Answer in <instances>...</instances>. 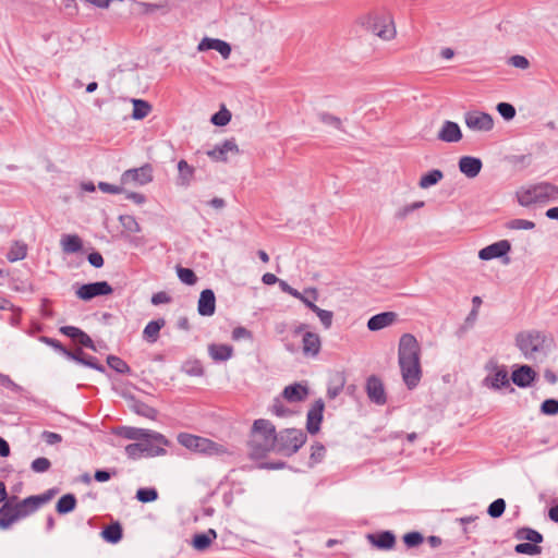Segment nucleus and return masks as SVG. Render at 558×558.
I'll return each mask as SVG.
<instances>
[{
  "mask_svg": "<svg viewBox=\"0 0 558 558\" xmlns=\"http://www.w3.org/2000/svg\"><path fill=\"white\" fill-rule=\"evenodd\" d=\"M444 178L442 171L434 169L421 177L418 186L421 189H428L436 185Z\"/></svg>",
  "mask_w": 558,
  "mask_h": 558,
  "instance_id": "ea45409f",
  "label": "nucleus"
},
{
  "mask_svg": "<svg viewBox=\"0 0 558 558\" xmlns=\"http://www.w3.org/2000/svg\"><path fill=\"white\" fill-rule=\"evenodd\" d=\"M514 551L520 555H539L542 547L538 544L532 542L519 543L514 546Z\"/></svg>",
  "mask_w": 558,
  "mask_h": 558,
  "instance_id": "a19ab883",
  "label": "nucleus"
},
{
  "mask_svg": "<svg viewBox=\"0 0 558 558\" xmlns=\"http://www.w3.org/2000/svg\"><path fill=\"white\" fill-rule=\"evenodd\" d=\"M365 390L368 399L378 405H384L387 401L386 391L381 379L372 375L366 380Z\"/></svg>",
  "mask_w": 558,
  "mask_h": 558,
  "instance_id": "f8f14e48",
  "label": "nucleus"
},
{
  "mask_svg": "<svg viewBox=\"0 0 558 558\" xmlns=\"http://www.w3.org/2000/svg\"><path fill=\"white\" fill-rule=\"evenodd\" d=\"M511 250V244L508 240H500L490 245L485 246L478 252V257L482 260H490L494 258L505 257Z\"/></svg>",
  "mask_w": 558,
  "mask_h": 558,
  "instance_id": "ddd939ff",
  "label": "nucleus"
},
{
  "mask_svg": "<svg viewBox=\"0 0 558 558\" xmlns=\"http://www.w3.org/2000/svg\"><path fill=\"white\" fill-rule=\"evenodd\" d=\"M421 347L416 338L411 333H404L399 340L398 362L404 384L409 389H414L422 377Z\"/></svg>",
  "mask_w": 558,
  "mask_h": 558,
  "instance_id": "f257e3e1",
  "label": "nucleus"
},
{
  "mask_svg": "<svg viewBox=\"0 0 558 558\" xmlns=\"http://www.w3.org/2000/svg\"><path fill=\"white\" fill-rule=\"evenodd\" d=\"M318 299V292L315 288L305 289L304 292L301 293V299H299L307 308L311 311H315L316 306L314 301Z\"/></svg>",
  "mask_w": 558,
  "mask_h": 558,
  "instance_id": "37998d69",
  "label": "nucleus"
},
{
  "mask_svg": "<svg viewBox=\"0 0 558 558\" xmlns=\"http://www.w3.org/2000/svg\"><path fill=\"white\" fill-rule=\"evenodd\" d=\"M325 403L322 399L316 400L307 412L306 429L310 434H316L323 421Z\"/></svg>",
  "mask_w": 558,
  "mask_h": 558,
  "instance_id": "dca6fc26",
  "label": "nucleus"
},
{
  "mask_svg": "<svg viewBox=\"0 0 558 558\" xmlns=\"http://www.w3.org/2000/svg\"><path fill=\"white\" fill-rule=\"evenodd\" d=\"M509 64L514 68L525 70L529 68L530 62L524 56L515 54L509 59Z\"/></svg>",
  "mask_w": 558,
  "mask_h": 558,
  "instance_id": "69168bd1",
  "label": "nucleus"
},
{
  "mask_svg": "<svg viewBox=\"0 0 558 558\" xmlns=\"http://www.w3.org/2000/svg\"><path fill=\"white\" fill-rule=\"evenodd\" d=\"M165 325L166 320L163 318L149 322L143 330L144 339L151 343L156 342L159 338V332Z\"/></svg>",
  "mask_w": 558,
  "mask_h": 558,
  "instance_id": "c85d7f7f",
  "label": "nucleus"
},
{
  "mask_svg": "<svg viewBox=\"0 0 558 558\" xmlns=\"http://www.w3.org/2000/svg\"><path fill=\"white\" fill-rule=\"evenodd\" d=\"M150 429L124 426L119 429L118 435L126 439L136 440L137 442L148 435Z\"/></svg>",
  "mask_w": 558,
  "mask_h": 558,
  "instance_id": "4c0bfd02",
  "label": "nucleus"
},
{
  "mask_svg": "<svg viewBox=\"0 0 558 558\" xmlns=\"http://www.w3.org/2000/svg\"><path fill=\"white\" fill-rule=\"evenodd\" d=\"M465 125L476 132H489L494 128L493 117L482 111H468L464 113Z\"/></svg>",
  "mask_w": 558,
  "mask_h": 558,
  "instance_id": "9d476101",
  "label": "nucleus"
},
{
  "mask_svg": "<svg viewBox=\"0 0 558 558\" xmlns=\"http://www.w3.org/2000/svg\"><path fill=\"white\" fill-rule=\"evenodd\" d=\"M311 450H312L311 457H310L311 464H316V463L322 462V460L324 459L325 453H326V448L324 447V445L316 442L312 446Z\"/></svg>",
  "mask_w": 558,
  "mask_h": 558,
  "instance_id": "13d9d810",
  "label": "nucleus"
},
{
  "mask_svg": "<svg viewBox=\"0 0 558 558\" xmlns=\"http://www.w3.org/2000/svg\"><path fill=\"white\" fill-rule=\"evenodd\" d=\"M22 515L12 500H7L0 507V529L8 530L11 525L21 519Z\"/></svg>",
  "mask_w": 558,
  "mask_h": 558,
  "instance_id": "6ab92c4d",
  "label": "nucleus"
},
{
  "mask_svg": "<svg viewBox=\"0 0 558 558\" xmlns=\"http://www.w3.org/2000/svg\"><path fill=\"white\" fill-rule=\"evenodd\" d=\"M50 461L44 457L35 459L31 464L32 470L36 473L47 472L50 469Z\"/></svg>",
  "mask_w": 558,
  "mask_h": 558,
  "instance_id": "680f3d73",
  "label": "nucleus"
},
{
  "mask_svg": "<svg viewBox=\"0 0 558 558\" xmlns=\"http://www.w3.org/2000/svg\"><path fill=\"white\" fill-rule=\"evenodd\" d=\"M178 172L177 185L182 187L190 186L194 178V167L190 166L185 160L182 159L178 162Z\"/></svg>",
  "mask_w": 558,
  "mask_h": 558,
  "instance_id": "a878e982",
  "label": "nucleus"
},
{
  "mask_svg": "<svg viewBox=\"0 0 558 558\" xmlns=\"http://www.w3.org/2000/svg\"><path fill=\"white\" fill-rule=\"evenodd\" d=\"M107 364L119 374H129L131 372L130 366L117 355H108Z\"/></svg>",
  "mask_w": 558,
  "mask_h": 558,
  "instance_id": "79ce46f5",
  "label": "nucleus"
},
{
  "mask_svg": "<svg viewBox=\"0 0 558 558\" xmlns=\"http://www.w3.org/2000/svg\"><path fill=\"white\" fill-rule=\"evenodd\" d=\"M76 497L73 494H65L58 500L56 511L59 514H66L73 511L76 507Z\"/></svg>",
  "mask_w": 558,
  "mask_h": 558,
  "instance_id": "f704fd0d",
  "label": "nucleus"
},
{
  "mask_svg": "<svg viewBox=\"0 0 558 558\" xmlns=\"http://www.w3.org/2000/svg\"><path fill=\"white\" fill-rule=\"evenodd\" d=\"M153 167L145 163L140 168L128 169L121 174V185L142 186L153 181Z\"/></svg>",
  "mask_w": 558,
  "mask_h": 558,
  "instance_id": "6e6552de",
  "label": "nucleus"
},
{
  "mask_svg": "<svg viewBox=\"0 0 558 558\" xmlns=\"http://www.w3.org/2000/svg\"><path fill=\"white\" fill-rule=\"evenodd\" d=\"M40 341L45 344L53 348L56 351L60 352L62 355L64 354L66 348L57 339L49 338L46 336L40 337Z\"/></svg>",
  "mask_w": 558,
  "mask_h": 558,
  "instance_id": "0e129e2a",
  "label": "nucleus"
},
{
  "mask_svg": "<svg viewBox=\"0 0 558 558\" xmlns=\"http://www.w3.org/2000/svg\"><path fill=\"white\" fill-rule=\"evenodd\" d=\"M178 441L183 447H185L190 450H193L195 452H199V453H206V454L213 456V454H222L226 452V449L223 448V446L218 445L217 442H215L210 439L195 436V435L187 434V433L179 434Z\"/></svg>",
  "mask_w": 558,
  "mask_h": 558,
  "instance_id": "423d86ee",
  "label": "nucleus"
},
{
  "mask_svg": "<svg viewBox=\"0 0 558 558\" xmlns=\"http://www.w3.org/2000/svg\"><path fill=\"white\" fill-rule=\"evenodd\" d=\"M437 138L445 143H458L462 140V132L457 122L446 120L438 131Z\"/></svg>",
  "mask_w": 558,
  "mask_h": 558,
  "instance_id": "a211bd4d",
  "label": "nucleus"
},
{
  "mask_svg": "<svg viewBox=\"0 0 558 558\" xmlns=\"http://www.w3.org/2000/svg\"><path fill=\"white\" fill-rule=\"evenodd\" d=\"M498 113L507 121L515 117V108L509 102H499L496 107Z\"/></svg>",
  "mask_w": 558,
  "mask_h": 558,
  "instance_id": "864d4df0",
  "label": "nucleus"
},
{
  "mask_svg": "<svg viewBox=\"0 0 558 558\" xmlns=\"http://www.w3.org/2000/svg\"><path fill=\"white\" fill-rule=\"evenodd\" d=\"M150 302L156 306L160 304H167L171 302V296L167 292L160 291L153 294Z\"/></svg>",
  "mask_w": 558,
  "mask_h": 558,
  "instance_id": "774afa93",
  "label": "nucleus"
},
{
  "mask_svg": "<svg viewBox=\"0 0 558 558\" xmlns=\"http://www.w3.org/2000/svg\"><path fill=\"white\" fill-rule=\"evenodd\" d=\"M98 187L104 193L120 194L124 192V189L119 185L110 184L107 182H99Z\"/></svg>",
  "mask_w": 558,
  "mask_h": 558,
  "instance_id": "338daca9",
  "label": "nucleus"
},
{
  "mask_svg": "<svg viewBox=\"0 0 558 558\" xmlns=\"http://www.w3.org/2000/svg\"><path fill=\"white\" fill-rule=\"evenodd\" d=\"M136 498L141 502H151L158 498V493L155 488H140L136 492Z\"/></svg>",
  "mask_w": 558,
  "mask_h": 558,
  "instance_id": "3c124183",
  "label": "nucleus"
},
{
  "mask_svg": "<svg viewBox=\"0 0 558 558\" xmlns=\"http://www.w3.org/2000/svg\"><path fill=\"white\" fill-rule=\"evenodd\" d=\"M276 434V427L270 421L255 420L248 440L250 454L258 459L265 457L269 451H275Z\"/></svg>",
  "mask_w": 558,
  "mask_h": 558,
  "instance_id": "f03ea898",
  "label": "nucleus"
},
{
  "mask_svg": "<svg viewBox=\"0 0 558 558\" xmlns=\"http://www.w3.org/2000/svg\"><path fill=\"white\" fill-rule=\"evenodd\" d=\"M319 318L322 325L326 328V329H329L332 325V318H333V313L331 311H327V310H323L318 306H316L315 311H313Z\"/></svg>",
  "mask_w": 558,
  "mask_h": 558,
  "instance_id": "5fc2aeb1",
  "label": "nucleus"
},
{
  "mask_svg": "<svg viewBox=\"0 0 558 558\" xmlns=\"http://www.w3.org/2000/svg\"><path fill=\"white\" fill-rule=\"evenodd\" d=\"M130 408L136 414L147 417V418H150V420H155L157 416L156 409H154L153 407L146 404L145 402L136 400L134 398L131 399Z\"/></svg>",
  "mask_w": 558,
  "mask_h": 558,
  "instance_id": "473e14b6",
  "label": "nucleus"
},
{
  "mask_svg": "<svg viewBox=\"0 0 558 558\" xmlns=\"http://www.w3.org/2000/svg\"><path fill=\"white\" fill-rule=\"evenodd\" d=\"M26 254L27 245L22 241H14L7 253V258L9 262L13 263L24 259Z\"/></svg>",
  "mask_w": 558,
  "mask_h": 558,
  "instance_id": "72a5a7b5",
  "label": "nucleus"
},
{
  "mask_svg": "<svg viewBox=\"0 0 558 558\" xmlns=\"http://www.w3.org/2000/svg\"><path fill=\"white\" fill-rule=\"evenodd\" d=\"M551 340L536 330L521 331L515 336V345L529 361L543 362L550 351Z\"/></svg>",
  "mask_w": 558,
  "mask_h": 558,
  "instance_id": "7ed1b4c3",
  "label": "nucleus"
},
{
  "mask_svg": "<svg viewBox=\"0 0 558 558\" xmlns=\"http://www.w3.org/2000/svg\"><path fill=\"white\" fill-rule=\"evenodd\" d=\"M506 227L510 230H532L535 228V223L526 219H512L506 223Z\"/></svg>",
  "mask_w": 558,
  "mask_h": 558,
  "instance_id": "de8ad7c7",
  "label": "nucleus"
},
{
  "mask_svg": "<svg viewBox=\"0 0 558 558\" xmlns=\"http://www.w3.org/2000/svg\"><path fill=\"white\" fill-rule=\"evenodd\" d=\"M101 536L106 542L116 544L123 536L122 527L118 522L112 523L102 530Z\"/></svg>",
  "mask_w": 558,
  "mask_h": 558,
  "instance_id": "c9c22d12",
  "label": "nucleus"
},
{
  "mask_svg": "<svg viewBox=\"0 0 558 558\" xmlns=\"http://www.w3.org/2000/svg\"><path fill=\"white\" fill-rule=\"evenodd\" d=\"M275 451L283 456H292L305 442L306 434L296 428H287L276 434Z\"/></svg>",
  "mask_w": 558,
  "mask_h": 558,
  "instance_id": "39448f33",
  "label": "nucleus"
},
{
  "mask_svg": "<svg viewBox=\"0 0 558 558\" xmlns=\"http://www.w3.org/2000/svg\"><path fill=\"white\" fill-rule=\"evenodd\" d=\"M322 348L320 337L316 332L306 331L302 338V352L306 357H316Z\"/></svg>",
  "mask_w": 558,
  "mask_h": 558,
  "instance_id": "aec40b11",
  "label": "nucleus"
},
{
  "mask_svg": "<svg viewBox=\"0 0 558 558\" xmlns=\"http://www.w3.org/2000/svg\"><path fill=\"white\" fill-rule=\"evenodd\" d=\"M182 371L190 376H202L204 369L198 361H187L182 365Z\"/></svg>",
  "mask_w": 558,
  "mask_h": 558,
  "instance_id": "8fccbe9b",
  "label": "nucleus"
},
{
  "mask_svg": "<svg viewBox=\"0 0 558 558\" xmlns=\"http://www.w3.org/2000/svg\"><path fill=\"white\" fill-rule=\"evenodd\" d=\"M482 160L477 157L463 156L459 159V170L468 178H475L482 170Z\"/></svg>",
  "mask_w": 558,
  "mask_h": 558,
  "instance_id": "b1692460",
  "label": "nucleus"
},
{
  "mask_svg": "<svg viewBox=\"0 0 558 558\" xmlns=\"http://www.w3.org/2000/svg\"><path fill=\"white\" fill-rule=\"evenodd\" d=\"M318 118L323 123L331 125L337 130H342V122L338 117H335L327 112H320L318 114Z\"/></svg>",
  "mask_w": 558,
  "mask_h": 558,
  "instance_id": "052dcab7",
  "label": "nucleus"
},
{
  "mask_svg": "<svg viewBox=\"0 0 558 558\" xmlns=\"http://www.w3.org/2000/svg\"><path fill=\"white\" fill-rule=\"evenodd\" d=\"M119 220L122 225V227L132 232V233H138L141 232V227L138 225V222L136 221V219L131 216V215H123V216H120L119 217Z\"/></svg>",
  "mask_w": 558,
  "mask_h": 558,
  "instance_id": "09e8293b",
  "label": "nucleus"
},
{
  "mask_svg": "<svg viewBox=\"0 0 558 558\" xmlns=\"http://www.w3.org/2000/svg\"><path fill=\"white\" fill-rule=\"evenodd\" d=\"M493 373L487 375L484 378V385L486 387L493 388V389H500L504 387H509V378H508V371L505 366H497L494 365Z\"/></svg>",
  "mask_w": 558,
  "mask_h": 558,
  "instance_id": "f3484780",
  "label": "nucleus"
},
{
  "mask_svg": "<svg viewBox=\"0 0 558 558\" xmlns=\"http://www.w3.org/2000/svg\"><path fill=\"white\" fill-rule=\"evenodd\" d=\"M308 391L305 386L301 384H293L287 386L282 391V397L289 402H299L306 398Z\"/></svg>",
  "mask_w": 558,
  "mask_h": 558,
  "instance_id": "bb28decb",
  "label": "nucleus"
},
{
  "mask_svg": "<svg viewBox=\"0 0 558 558\" xmlns=\"http://www.w3.org/2000/svg\"><path fill=\"white\" fill-rule=\"evenodd\" d=\"M216 311V296L211 289H205L201 292L197 312L201 316H213Z\"/></svg>",
  "mask_w": 558,
  "mask_h": 558,
  "instance_id": "412c9836",
  "label": "nucleus"
},
{
  "mask_svg": "<svg viewBox=\"0 0 558 558\" xmlns=\"http://www.w3.org/2000/svg\"><path fill=\"white\" fill-rule=\"evenodd\" d=\"M506 510V501L502 498L494 500L487 508V513L493 519L500 518Z\"/></svg>",
  "mask_w": 558,
  "mask_h": 558,
  "instance_id": "a18cd8bd",
  "label": "nucleus"
},
{
  "mask_svg": "<svg viewBox=\"0 0 558 558\" xmlns=\"http://www.w3.org/2000/svg\"><path fill=\"white\" fill-rule=\"evenodd\" d=\"M366 539L380 550H390L396 546V535L391 531L369 533L366 535Z\"/></svg>",
  "mask_w": 558,
  "mask_h": 558,
  "instance_id": "2eb2a0df",
  "label": "nucleus"
},
{
  "mask_svg": "<svg viewBox=\"0 0 558 558\" xmlns=\"http://www.w3.org/2000/svg\"><path fill=\"white\" fill-rule=\"evenodd\" d=\"M397 319V314L393 312H384L372 316L367 322V328L371 331H377L385 327L390 326Z\"/></svg>",
  "mask_w": 558,
  "mask_h": 558,
  "instance_id": "393cba45",
  "label": "nucleus"
},
{
  "mask_svg": "<svg viewBox=\"0 0 558 558\" xmlns=\"http://www.w3.org/2000/svg\"><path fill=\"white\" fill-rule=\"evenodd\" d=\"M515 195L521 206L530 207L534 204L558 201V186L549 182H539L521 187Z\"/></svg>",
  "mask_w": 558,
  "mask_h": 558,
  "instance_id": "20e7f679",
  "label": "nucleus"
},
{
  "mask_svg": "<svg viewBox=\"0 0 558 558\" xmlns=\"http://www.w3.org/2000/svg\"><path fill=\"white\" fill-rule=\"evenodd\" d=\"M344 386V378L339 376L336 380H332L327 389V397L329 399H335L340 395Z\"/></svg>",
  "mask_w": 558,
  "mask_h": 558,
  "instance_id": "603ef678",
  "label": "nucleus"
},
{
  "mask_svg": "<svg viewBox=\"0 0 558 558\" xmlns=\"http://www.w3.org/2000/svg\"><path fill=\"white\" fill-rule=\"evenodd\" d=\"M177 275L181 282L193 286L197 282V276L191 268L177 266Z\"/></svg>",
  "mask_w": 558,
  "mask_h": 558,
  "instance_id": "c03bdc74",
  "label": "nucleus"
},
{
  "mask_svg": "<svg viewBox=\"0 0 558 558\" xmlns=\"http://www.w3.org/2000/svg\"><path fill=\"white\" fill-rule=\"evenodd\" d=\"M198 51H206L214 49L218 51L225 59H228L231 53V46L221 39L205 37L197 46Z\"/></svg>",
  "mask_w": 558,
  "mask_h": 558,
  "instance_id": "5701e85b",
  "label": "nucleus"
},
{
  "mask_svg": "<svg viewBox=\"0 0 558 558\" xmlns=\"http://www.w3.org/2000/svg\"><path fill=\"white\" fill-rule=\"evenodd\" d=\"M365 25L368 31L384 40H390L396 36V27L389 15L371 14L366 17Z\"/></svg>",
  "mask_w": 558,
  "mask_h": 558,
  "instance_id": "0eeeda50",
  "label": "nucleus"
},
{
  "mask_svg": "<svg viewBox=\"0 0 558 558\" xmlns=\"http://www.w3.org/2000/svg\"><path fill=\"white\" fill-rule=\"evenodd\" d=\"M14 505H15L16 509L19 510V512L21 513L22 518H25V517L32 514L39 508V505H38L35 496H29V497L23 499L22 501H17Z\"/></svg>",
  "mask_w": 558,
  "mask_h": 558,
  "instance_id": "e433bc0d",
  "label": "nucleus"
},
{
  "mask_svg": "<svg viewBox=\"0 0 558 558\" xmlns=\"http://www.w3.org/2000/svg\"><path fill=\"white\" fill-rule=\"evenodd\" d=\"M133 112L132 118L134 120H142L149 114L151 106L148 101L143 99H132Z\"/></svg>",
  "mask_w": 558,
  "mask_h": 558,
  "instance_id": "58836bf2",
  "label": "nucleus"
},
{
  "mask_svg": "<svg viewBox=\"0 0 558 558\" xmlns=\"http://www.w3.org/2000/svg\"><path fill=\"white\" fill-rule=\"evenodd\" d=\"M78 364L96 369L99 373H106V367L93 355L85 354L83 360H78Z\"/></svg>",
  "mask_w": 558,
  "mask_h": 558,
  "instance_id": "6e6d98bb",
  "label": "nucleus"
},
{
  "mask_svg": "<svg viewBox=\"0 0 558 558\" xmlns=\"http://www.w3.org/2000/svg\"><path fill=\"white\" fill-rule=\"evenodd\" d=\"M110 293H112V288L107 281H96L82 284L76 291V296L83 301H90L96 296Z\"/></svg>",
  "mask_w": 558,
  "mask_h": 558,
  "instance_id": "9b49d317",
  "label": "nucleus"
},
{
  "mask_svg": "<svg viewBox=\"0 0 558 558\" xmlns=\"http://www.w3.org/2000/svg\"><path fill=\"white\" fill-rule=\"evenodd\" d=\"M62 251L66 254L77 253L82 250L83 243L76 234H64L60 241Z\"/></svg>",
  "mask_w": 558,
  "mask_h": 558,
  "instance_id": "c756f323",
  "label": "nucleus"
},
{
  "mask_svg": "<svg viewBox=\"0 0 558 558\" xmlns=\"http://www.w3.org/2000/svg\"><path fill=\"white\" fill-rule=\"evenodd\" d=\"M125 453L130 459L134 460L145 457L140 441L128 445L125 447Z\"/></svg>",
  "mask_w": 558,
  "mask_h": 558,
  "instance_id": "e2e57ef3",
  "label": "nucleus"
},
{
  "mask_svg": "<svg viewBox=\"0 0 558 558\" xmlns=\"http://www.w3.org/2000/svg\"><path fill=\"white\" fill-rule=\"evenodd\" d=\"M231 120V112L222 107L218 112L214 113L211 116V123L217 126H225L227 125Z\"/></svg>",
  "mask_w": 558,
  "mask_h": 558,
  "instance_id": "49530a36",
  "label": "nucleus"
},
{
  "mask_svg": "<svg viewBox=\"0 0 558 558\" xmlns=\"http://www.w3.org/2000/svg\"><path fill=\"white\" fill-rule=\"evenodd\" d=\"M208 353L215 361H227L232 356L233 348L228 344L211 343L208 345Z\"/></svg>",
  "mask_w": 558,
  "mask_h": 558,
  "instance_id": "7c9ffc66",
  "label": "nucleus"
},
{
  "mask_svg": "<svg viewBox=\"0 0 558 558\" xmlns=\"http://www.w3.org/2000/svg\"><path fill=\"white\" fill-rule=\"evenodd\" d=\"M145 457H158L166 453L165 446L169 445L168 439L160 433L150 430L148 435L140 440Z\"/></svg>",
  "mask_w": 558,
  "mask_h": 558,
  "instance_id": "1a4fd4ad",
  "label": "nucleus"
},
{
  "mask_svg": "<svg viewBox=\"0 0 558 558\" xmlns=\"http://www.w3.org/2000/svg\"><path fill=\"white\" fill-rule=\"evenodd\" d=\"M217 538V532L214 529H209L205 533H198L193 536L192 545L198 551L206 550L214 539Z\"/></svg>",
  "mask_w": 558,
  "mask_h": 558,
  "instance_id": "cd10ccee",
  "label": "nucleus"
},
{
  "mask_svg": "<svg viewBox=\"0 0 558 558\" xmlns=\"http://www.w3.org/2000/svg\"><path fill=\"white\" fill-rule=\"evenodd\" d=\"M541 412L545 415H556L558 414V400L557 399H546L541 404Z\"/></svg>",
  "mask_w": 558,
  "mask_h": 558,
  "instance_id": "bf43d9fd",
  "label": "nucleus"
},
{
  "mask_svg": "<svg viewBox=\"0 0 558 558\" xmlns=\"http://www.w3.org/2000/svg\"><path fill=\"white\" fill-rule=\"evenodd\" d=\"M424 541L423 535L420 532L413 531L404 534L403 542L409 547H416L421 545Z\"/></svg>",
  "mask_w": 558,
  "mask_h": 558,
  "instance_id": "4d7b16f0",
  "label": "nucleus"
},
{
  "mask_svg": "<svg viewBox=\"0 0 558 558\" xmlns=\"http://www.w3.org/2000/svg\"><path fill=\"white\" fill-rule=\"evenodd\" d=\"M536 373L529 365H521L512 372L511 379L520 388H526L535 380Z\"/></svg>",
  "mask_w": 558,
  "mask_h": 558,
  "instance_id": "4be33fe9",
  "label": "nucleus"
},
{
  "mask_svg": "<svg viewBox=\"0 0 558 558\" xmlns=\"http://www.w3.org/2000/svg\"><path fill=\"white\" fill-rule=\"evenodd\" d=\"M514 538L519 541L532 542L535 544H541L544 541L543 535L538 531L527 526L518 529L514 532Z\"/></svg>",
  "mask_w": 558,
  "mask_h": 558,
  "instance_id": "2f4dec72",
  "label": "nucleus"
},
{
  "mask_svg": "<svg viewBox=\"0 0 558 558\" xmlns=\"http://www.w3.org/2000/svg\"><path fill=\"white\" fill-rule=\"evenodd\" d=\"M228 153L234 155H238L240 153V149L234 138L226 140L222 144L216 145L213 149L207 150L206 155L214 161L226 162L228 160Z\"/></svg>",
  "mask_w": 558,
  "mask_h": 558,
  "instance_id": "4468645a",
  "label": "nucleus"
}]
</instances>
